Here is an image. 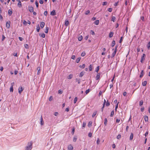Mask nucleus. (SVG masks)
Listing matches in <instances>:
<instances>
[{
  "mask_svg": "<svg viewBox=\"0 0 150 150\" xmlns=\"http://www.w3.org/2000/svg\"><path fill=\"white\" fill-rule=\"evenodd\" d=\"M33 143L30 142L28 143L27 146L25 147V150H31L32 148Z\"/></svg>",
  "mask_w": 150,
  "mask_h": 150,
  "instance_id": "obj_1",
  "label": "nucleus"
},
{
  "mask_svg": "<svg viewBox=\"0 0 150 150\" xmlns=\"http://www.w3.org/2000/svg\"><path fill=\"white\" fill-rule=\"evenodd\" d=\"M117 46H116L115 47L114 51L112 53V55L111 56V58H113L115 55L116 52L117 51Z\"/></svg>",
  "mask_w": 150,
  "mask_h": 150,
  "instance_id": "obj_2",
  "label": "nucleus"
},
{
  "mask_svg": "<svg viewBox=\"0 0 150 150\" xmlns=\"http://www.w3.org/2000/svg\"><path fill=\"white\" fill-rule=\"evenodd\" d=\"M24 88H23L21 86L19 87L18 89V92L19 93L21 94V93L23 90Z\"/></svg>",
  "mask_w": 150,
  "mask_h": 150,
  "instance_id": "obj_3",
  "label": "nucleus"
},
{
  "mask_svg": "<svg viewBox=\"0 0 150 150\" xmlns=\"http://www.w3.org/2000/svg\"><path fill=\"white\" fill-rule=\"evenodd\" d=\"M146 55L144 54H143L142 56L141 57V62L142 63L143 61L145 59V57Z\"/></svg>",
  "mask_w": 150,
  "mask_h": 150,
  "instance_id": "obj_4",
  "label": "nucleus"
},
{
  "mask_svg": "<svg viewBox=\"0 0 150 150\" xmlns=\"http://www.w3.org/2000/svg\"><path fill=\"white\" fill-rule=\"evenodd\" d=\"M10 22L9 21H7L6 23V26L8 28H9L10 27Z\"/></svg>",
  "mask_w": 150,
  "mask_h": 150,
  "instance_id": "obj_5",
  "label": "nucleus"
},
{
  "mask_svg": "<svg viewBox=\"0 0 150 150\" xmlns=\"http://www.w3.org/2000/svg\"><path fill=\"white\" fill-rule=\"evenodd\" d=\"M100 74L99 73H98L96 77V80H99L100 78Z\"/></svg>",
  "mask_w": 150,
  "mask_h": 150,
  "instance_id": "obj_6",
  "label": "nucleus"
},
{
  "mask_svg": "<svg viewBox=\"0 0 150 150\" xmlns=\"http://www.w3.org/2000/svg\"><path fill=\"white\" fill-rule=\"evenodd\" d=\"M28 10L30 12H33V8L32 6H29L28 7Z\"/></svg>",
  "mask_w": 150,
  "mask_h": 150,
  "instance_id": "obj_7",
  "label": "nucleus"
},
{
  "mask_svg": "<svg viewBox=\"0 0 150 150\" xmlns=\"http://www.w3.org/2000/svg\"><path fill=\"white\" fill-rule=\"evenodd\" d=\"M37 75H39L40 73V68L39 67H38L37 68Z\"/></svg>",
  "mask_w": 150,
  "mask_h": 150,
  "instance_id": "obj_8",
  "label": "nucleus"
},
{
  "mask_svg": "<svg viewBox=\"0 0 150 150\" xmlns=\"http://www.w3.org/2000/svg\"><path fill=\"white\" fill-rule=\"evenodd\" d=\"M40 124L41 125H43L44 124V121L43 120V119L42 117V116H41V117L40 118Z\"/></svg>",
  "mask_w": 150,
  "mask_h": 150,
  "instance_id": "obj_9",
  "label": "nucleus"
},
{
  "mask_svg": "<svg viewBox=\"0 0 150 150\" xmlns=\"http://www.w3.org/2000/svg\"><path fill=\"white\" fill-rule=\"evenodd\" d=\"M73 147L71 144H70L68 146V149L69 150H72L73 149Z\"/></svg>",
  "mask_w": 150,
  "mask_h": 150,
  "instance_id": "obj_10",
  "label": "nucleus"
},
{
  "mask_svg": "<svg viewBox=\"0 0 150 150\" xmlns=\"http://www.w3.org/2000/svg\"><path fill=\"white\" fill-rule=\"evenodd\" d=\"M18 3L17 4V6L19 8H20L22 6L21 2V1H18Z\"/></svg>",
  "mask_w": 150,
  "mask_h": 150,
  "instance_id": "obj_11",
  "label": "nucleus"
},
{
  "mask_svg": "<svg viewBox=\"0 0 150 150\" xmlns=\"http://www.w3.org/2000/svg\"><path fill=\"white\" fill-rule=\"evenodd\" d=\"M45 25V23L44 22H41L40 23V27L42 28H43L44 27V26Z\"/></svg>",
  "mask_w": 150,
  "mask_h": 150,
  "instance_id": "obj_12",
  "label": "nucleus"
},
{
  "mask_svg": "<svg viewBox=\"0 0 150 150\" xmlns=\"http://www.w3.org/2000/svg\"><path fill=\"white\" fill-rule=\"evenodd\" d=\"M50 14L53 16L55 15H56L55 11V10H53L51 12Z\"/></svg>",
  "mask_w": 150,
  "mask_h": 150,
  "instance_id": "obj_13",
  "label": "nucleus"
},
{
  "mask_svg": "<svg viewBox=\"0 0 150 150\" xmlns=\"http://www.w3.org/2000/svg\"><path fill=\"white\" fill-rule=\"evenodd\" d=\"M65 25L66 26H67L69 24V21L68 20H66L65 21Z\"/></svg>",
  "mask_w": 150,
  "mask_h": 150,
  "instance_id": "obj_14",
  "label": "nucleus"
},
{
  "mask_svg": "<svg viewBox=\"0 0 150 150\" xmlns=\"http://www.w3.org/2000/svg\"><path fill=\"white\" fill-rule=\"evenodd\" d=\"M144 119L146 122H148V116L146 115L144 116Z\"/></svg>",
  "mask_w": 150,
  "mask_h": 150,
  "instance_id": "obj_15",
  "label": "nucleus"
},
{
  "mask_svg": "<svg viewBox=\"0 0 150 150\" xmlns=\"http://www.w3.org/2000/svg\"><path fill=\"white\" fill-rule=\"evenodd\" d=\"M73 75L72 74H69L67 77V78L68 79H70L73 77Z\"/></svg>",
  "mask_w": 150,
  "mask_h": 150,
  "instance_id": "obj_16",
  "label": "nucleus"
},
{
  "mask_svg": "<svg viewBox=\"0 0 150 150\" xmlns=\"http://www.w3.org/2000/svg\"><path fill=\"white\" fill-rule=\"evenodd\" d=\"M99 20H96L94 22V24L96 25H98L99 24Z\"/></svg>",
  "mask_w": 150,
  "mask_h": 150,
  "instance_id": "obj_17",
  "label": "nucleus"
},
{
  "mask_svg": "<svg viewBox=\"0 0 150 150\" xmlns=\"http://www.w3.org/2000/svg\"><path fill=\"white\" fill-rule=\"evenodd\" d=\"M133 134L132 133H131V134L130 137V138H129L130 140H132V139H133Z\"/></svg>",
  "mask_w": 150,
  "mask_h": 150,
  "instance_id": "obj_18",
  "label": "nucleus"
},
{
  "mask_svg": "<svg viewBox=\"0 0 150 150\" xmlns=\"http://www.w3.org/2000/svg\"><path fill=\"white\" fill-rule=\"evenodd\" d=\"M36 29L37 32H38L39 31L40 28L39 25H37Z\"/></svg>",
  "mask_w": 150,
  "mask_h": 150,
  "instance_id": "obj_19",
  "label": "nucleus"
},
{
  "mask_svg": "<svg viewBox=\"0 0 150 150\" xmlns=\"http://www.w3.org/2000/svg\"><path fill=\"white\" fill-rule=\"evenodd\" d=\"M144 71L143 70H142L141 71V74L140 75V78L142 77L143 75H144Z\"/></svg>",
  "mask_w": 150,
  "mask_h": 150,
  "instance_id": "obj_20",
  "label": "nucleus"
},
{
  "mask_svg": "<svg viewBox=\"0 0 150 150\" xmlns=\"http://www.w3.org/2000/svg\"><path fill=\"white\" fill-rule=\"evenodd\" d=\"M84 74V72H83V71L81 72L79 74V76L80 77H81Z\"/></svg>",
  "mask_w": 150,
  "mask_h": 150,
  "instance_id": "obj_21",
  "label": "nucleus"
},
{
  "mask_svg": "<svg viewBox=\"0 0 150 150\" xmlns=\"http://www.w3.org/2000/svg\"><path fill=\"white\" fill-rule=\"evenodd\" d=\"M147 83V82L146 81H144L142 82V84L143 86H146Z\"/></svg>",
  "mask_w": 150,
  "mask_h": 150,
  "instance_id": "obj_22",
  "label": "nucleus"
},
{
  "mask_svg": "<svg viewBox=\"0 0 150 150\" xmlns=\"http://www.w3.org/2000/svg\"><path fill=\"white\" fill-rule=\"evenodd\" d=\"M113 34V32H111L110 33L109 35V37L110 38H111L112 37Z\"/></svg>",
  "mask_w": 150,
  "mask_h": 150,
  "instance_id": "obj_23",
  "label": "nucleus"
},
{
  "mask_svg": "<svg viewBox=\"0 0 150 150\" xmlns=\"http://www.w3.org/2000/svg\"><path fill=\"white\" fill-rule=\"evenodd\" d=\"M49 28L47 27H46V29L45 30V32L46 33H47L48 32Z\"/></svg>",
  "mask_w": 150,
  "mask_h": 150,
  "instance_id": "obj_24",
  "label": "nucleus"
},
{
  "mask_svg": "<svg viewBox=\"0 0 150 150\" xmlns=\"http://www.w3.org/2000/svg\"><path fill=\"white\" fill-rule=\"evenodd\" d=\"M81 59V58L80 57H78V58H77L76 60V62L77 63H78L79 62V61Z\"/></svg>",
  "mask_w": 150,
  "mask_h": 150,
  "instance_id": "obj_25",
  "label": "nucleus"
},
{
  "mask_svg": "<svg viewBox=\"0 0 150 150\" xmlns=\"http://www.w3.org/2000/svg\"><path fill=\"white\" fill-rule=\"evenodd\" d=\"M77 139V137L76 136H74V137L73 138V141L74 142H76Z\"/></svg>",
  "mask_w": 150,
  "mask_h": 150,
  "instance_id": "obj_26",
  "label": "nucleus"
},
{
  "mask_svg": "<svg viewBox=\"0 0 150 150\" xmlns=\"http://www.w3.org/2000/svg\"><path fill=\"white\" fill-rule=\"evenodd\" d=\"M83 39V37L82 35L79 36L78 37V40L79 41H81Z\"/></svg>",
  "mask_w": 150,
  "mask_h": 150,
  "instance_id": "obj_27",
  "label": "nucleus"
},
{
  "mask_svg": "<svg viewBox=\"0 0 150 150\" xmlns=\"http://www.w3.org/2000/svg\"><path fill=\"white\" fill-rule=\"evenodd\" d=\"M99 69V66H98L96 68V69L95 71L97 73H98V71Z\"/></svg>",
  "mask_w": 150,
  "mask_h": 150,
  "instance_id": "obj_28",
  "label": "nucleus"
},
{
  "mask_svg": "<svg viewBox=\"0 0 150 150\" xmlns=\"http://www.w3.org/2000/svg\"><path fill=\"white\" fill-rule=\"evenodd\" d=\"M115 44V40H113L112 42V47H113Z\"/></svg>",
  "mask_w": 150,
  "mask_h": 150,
  "instance_id": "obj_29",
  "label": "nucleus"
},
{
  "mask_svg": "<svg viewBox=\"0 0 150 150\" xmlns=\"http://www.w3.org/2000/svg\"><path fill=\"white\" fill-rule=\"evenodd\" d=\"M116 18L115 16H112V18L111 20L113 22H114L115 21Z\"/></svg>",
  "mask_w": 150,
  "mask_h": 150,
  "instance_id": "obj_30",
  "label": "nucleus"
},
{
  "mask_svg": "<svg viewBox=\"0 0 150 150\" xmlns=\"http://www.w3.org/2000/svg\"><path fill=\"white\" fill-rule=\"evenodd\" d=\"M23 24L25 25H27V22L25 20H23Z\"/></svg>",
  "mask_w": 150,
  "mask_h": 150,
  "instance_id": "obj_31",
  "label": "nucleus"
},
{
  "mask_svg": "<svg viewBox=\"0 0 150 150\" xmlns=\"http://www.w3.org/2000/svg\"><path fill=\"white\" fill-rule=\"evenodd\" d=\"M107 118H105L104 120V125L105 126H106L107 124Z\"/></svg>",
  "mask_w": 150,
  "mask_h": 150,
  "instance_id": "obj_32",
  "label": "nucleus"
},
{
  "mask_svg": "<svg viewBox=\"0 0 150 150\" xmlns=\"http://www.w3.org/2000/svg\"><path fill=\"white\" fill-rule=\"evenodd\" d=\"M40 36L43 38H44L45 37V34L43 33L42 34H40Z\"/></svg>",
  "mask_w": 150,
  "mask_h": 150,
  "instance_id": "obj_33",
  "label": "nucleus"
},
{
  "mask_svg": "<svg viewBox=\"0 0 150 150\" xmlns=\"http://www.w3.org/2000/svg\"><path fill=\"white\" fill-rule=\"evenodd\" d=\"M97 113V111H95V112H94L92 115V117H94L96 115V114Z\"/></svg>",
  "mask_w": 150,
  "mask_h": 150,
  "instance_id": "obj_34",
  "label": "nucleus"
},
{
  "mask_svg": "<svg viewBox=\"0 0 150 150\" xmlns=\"http://www.w3.org/2000/svg\"><path fill=\"white\" fill-rule=\"evenodd\" d=\"M85 64H83L82 65H80L79 66V67L80 68H82L83 69L85 68Z\"/></svg>",
  "mask_w": 150,
  "mask_h": 150,
  "instance_id": "obj_35",
  "label": "nucleus"
},
{
  "mask_svg": "<svg viewBox=\"0 0 150 150\" xmlns=\"http://www.w3.org/2000/svg\"><path fill=\"white\" fill-rule=\"evenodd\" d=\"M92 122H89L88 123V126L89 127H90L92 125Z\"/></svg>",
  "mask_w": 150,
  "mask_h": 150,
  "instance_id": "obj_36",
  "label": "nucleus"
},
{
  "mask_svg": "<svg viewBox=\"0 0 150 150\" xmlns=\"http://www.w3.org/2000/svg\"><path fill=\"white\" fill-rule=\"evenodd\" d=\"M143 100H141L139 102V105L140 106H142L143 105Z\"/></svg>",
  "mask_w": 150,
  "mask_h": 150,
  "instance_id": "obj_37",
  "label": "nucleus"
},
{
  "mask_svg": "<svg viewBox=\"0 0 150 150\" xmlns=\"http://www.w3.org/2000/svg\"><path fill=\"white\" fill-rule=\"evenodd\" d=\"M100 141L99 138H98L97 139V141H96V143H97V144H98V145L100 143Z\"/></svg>",
  "mask_w": 150,
  "mask_h": 150,
  "instance_id": "obj_38",
  "label": "nucleus"
},
{
  "mask_svg": "<svg viewBox=\"0 0 150 150\" xmlns=\"http://www.w3.org/2000/svg\"><path fill=\"white\" fill-rule=\"evenodd\" d=\"M76 81L79 84L80 83L81 81H80V79H76Z\"/></svg>",
  "mask_w": 150,
  "mask_h": 150,
  "instance_id": "obj_39",
  "label": "nucleus"
},
{
  "mask_svg": "<svg viewBox=\"0 0 150 150\" xmlns=\"http://www.w3.org/2000/svg\"><path fill=\"white\" fill-rule=\"evenodd\" d=\"M92 66L91 64L90 65L89 67V69L90 71H91L92 70Z\"/></svg>",
  "mask_w": 150,
  "mask_h": 150,
  "instance_id": "obj_40",
  "label": "nucleus"
},
{
  "mask_svg": "<svg viewBox=\"0 0 150 150\" xmlns=\"http://www.w3.org/2000/svg\"><path fill=\"white\" fill-rule=\"evenodd\" d=\"M147 48L148 49H149L150 48V42H149L148 43L147 45Z\"/></svg>",
  "mask_w": 150,
  "mask_h": 150,
  "instance_id": "obj_41",
  "label": "nucleus"
},
{
  "mask_svg": "<svg viewBox=\"0 0 150 150\" xmlns=\"http://www.w3.org/2000/svg\"><path fill=\"white\" fill-rule=\"evenodd\" d=\"M114 114V110H113V111H112V112L111 113L110 115V117H112L113 116Z\"/></svg>",
  "mask_w": 150,
  "mask_h": 150,
  "instance_id": "obj_42",
  "label": "nucleus"
},
{
  "mask_svg": "<svg viewBox=\"0 0 150 150\" xmlns=\"http://www.w3.org/2000/svg\"><path fill=\"white\" fill-rule=\"evenodd\" d=\"M90 33L91 34L94 35H95L94 31L93 30H91L90 31Z\"/></svg>",
  "mask_w": 150,
  "mask_h": 150,
  "instance_id": "obj_43",
  "label": "nucleus"
},
{
  "mask_svg": "<svg viewBox=\"0 0 150 150\" xmlns=\"http://www.w3.org/2000/svg\"><path fill=\"white\" fill-rule=\"evenodd\" d=\"M10 91L11 92H13V87L11 86Z\"/></svg>",
  "mask_w": 150,
  "mask_h": 150,
  "instance_id": "obj_44",
  "label": "nucleus"
},
{
  "mask_svg": "<svg viewBox=\"0 0 150 150\" xmlns=\"http://www.w3.org/2000/svg\"><path fill=\"white\" fill-rule=\"evenodd\" d=\"M86 125V123L85 122H83L82 125V128H84Z\"/></svg>",
  "mask_w": 150,
  "mask_h": 150,
  "instance_id": "obj_45",
  "label": "nucleus"
},
{
  "mask_svg": "<svg viewBox=\"0 0 150 150\" xmlns=\"http://www.w3.org/2000/svg\"><path fill=\"white\" fill-rule=\"evenodd\" d=\"M90 89H89L86 90L85 92L86 94H87L88 93H89V92H90Z\"/></svg>",
  "mask_w": 150,
  "mask_h": 150,
  "instance_id": "obj_46",
  "label": "nucleus"
},
{
  "mask_svg": "<svg viewBox=\"0 0 150 150\" xmlns=\"http://www.w3.org/2000/svg\"><path fill=\"white\" fill-rule=\"evenodd\" d=\"M78 98L77 97H75L74 100V103H75L77 101Z\"/></svg>",
  "mask_w": 150,
  "mask_h": 150,
  "instance_id": "obj_47",
  "label": "nucleus"
},
{
  "mask_svg": "<svg viewBox=\"0 0 150 150\" xmlns=\"http://www.w3.org/2000/svg\"><path fill=\"white\" fill-rule=\"evenodd\" d=\"M8 13L10 15H11L12 13V11H11L10 10H9L8 11Z\"/></svg>",
  "mask_w": 150,
  "mask_h": 150,
  "instance_id": "obj_48",
  "label": "nucleus"
},
{
  "mask_svg": "<svg viewBox=\"0 0 150 150\" xmlns=\"http://www.w3.org/2000/svg\"><path fill=\"white\" fill-rule=\"evenodd\" d=\"M85 52H83L81 53V56L84 57L85 56Z\"/></svg>",
  "mask_w": 150,
  "mask_h": 150,
  "instance_id": "obj_49",
  "label": "nucleus"
},
{
  "mask_svg": "<svg viewBox=\"0 0 150 150\" xmlns=\"http://www.w3.org/2000/svg\"><path fill=\"white\" fill-rule=\"evenodd\" d=\"M121 135L120 134H118L117 136V139H120L121 138Z\"/></svg>",
  "mask_w": 150,
  "mask_h": 150,
  "instance_id": "obj_50",
  "label": "nucleus"
},
{
  "mask_svg": "<svg viewBox=\"0 0 150 150\" xmlns=\"http://www.w3.org/2000/svg\"><path fill=\"white\" fill-rule=\"evenodd\" d=\"M75 131V128L74 127H73L72 128V130L71 132V133L72 134H74V132Z\"/></svg>",
  "mask_w": 150,
  "mask_h": 150,
  "instance_id": "obj_51",
  "label": "nucleus"
},
{
  "mask_svg": "<svg viewBox=\"0 0 150 150\" xmlns=\"http://www.w3.org/2000/svg\"><path fill=\"white\" fill-rule=\"evenodd\" d=\"M35 4L37 7L38 8V3L37 1H36Z\"/></svg>",
  "mask_w": 150,
  "mask_h": 150,
  "instance_id": "obj_52",
  "label": "nucleus"
},
{
  "mask_svg": "<svg viewBox=\"0 0 150 150\" xmlns=\"http://www.w3.org/2000/svg\"><path fill=\"white\" fill-rule=\"evenodd\" d=\"M24 47L26 49H28V45L27 44H25L24 45Z\"/></svg>",
  "mask_w": 150,
  "mask_h": 150,
  "instance_id": "obj_53",
  "label": "nucleus"
},
{
  "mask_svg": "<svg viewBox=\"0 0 150 150\" xmlns=\"http://www.w3.org/2000/svg\"><path fill=\"white\" fill-rule=\"evenodd\" d=\"M90 12V11L89 10H87L86 11L85 13V14L86 15H87Z\"/></svg>",
  "mask_w": 150,
  "mask_h": 150,
  "instance_id": "obj_54",
  "label": "nucleus"
},
{
  "mask_svg": "<svg viewBox=\"0 0 150 150\" xmlns=\"http://www.w3.org/2000/svg\"><path fill=\"white\" fill-rule=\"evenodd\" d=\"M119 103V102H118V103L116 104V105L115 108V111L117 110V109L118 108V104Z\"/></svg>",
  "mask_w": 150,
  "mask_h": 150,
  "instance_id": "obj_55",
  "label": "nucleus"
},
{
  "mask_svg": "<svg viewBox=\"0 0 150 150\" xmlns=\"http://www.w3.org/2000/svg\"><path fill=\"white\" fill-rule=\"evenodd\" d=\"M112 8H108V10L109 12H111L112 11Z\"/></svg>",
  "mask_w": 150,
  "mask_h": 150,
  "instance_id": "obj_56",
  "label": "nucleus"
},
{
  "mask_svg": "<svg viewBox=\"0 0 150 150\" xmlns=\"http://www.w3.org/2000/svg\"><path fill=\"white\" fill-rule=\"evenodd\" d=\"M107 2H106V1H105V2H104L103 3V6H105V5H106L107 4Z\"/></svg>",
  "mask_w": 150,
  "mask_h": 150,
  "instance_id": "obj_57",
  "label": "nucleus"
},
{
  "mask_svg": "<svg viewBox=\"0 0 150 150\" xmlns=\"http://www.w3.org/2000/svg\"><path fill=\"white\" fill-rule=\"evenodd\" d=\"M110 105V104L109 103L108 101H107V102L106 103V105L107 106H109Z\"/></svg>",
  "mask_w": 150,
  "mask_h": 150,
  "instance_id": "obj_58",
  "label": "nucleus"
},
{
  "mask_svg": "<svg viewBox=\"0 0 150 150\" xmlns=\"http://www.w3.org/2000/svg\"><path fill=\"white\" fill-rule=\"evenodd\" d=\"M44 15L46 16H47V11H45L44 13Z\"/></svg>",
  "mask_w": 150,
  "mask_h": 150,
  "instance_id": "obj_59",
  "label": "nucleus"
},
{
  "mask_svg": "<svg viewBox=\"0 0 150 150\" xmlns=\"http://www.w3.org/2000/svg\"><path fill=\"white\" fill-rule=\"evenodd\" d=\"M59 114V113L58 112H55L54 113V115L55 116H57Z\"/></svg>",
  "mask_w": 150,
  "mask_h": 150,
  "instance_id": "obj_60",
  "label": "nucleus"
},
{
  "mask_svg": "<svg viewBox=\"0 0 150 150\" xmlns=\"http://www.w3.org/2000/svg\"><path fill=\"white\" fill-rule=\"evenodd\" d=\"M76 58V57L75 55H73L71 56V58L73 59H75Z\"/></svg>",
  "mask_w": 150,
  "mask_h": 150,
  "instance_id": "obj_61",
  "label": "nucleus"
},
{
  "mask_svg": "<svg viewBox=\"0 0 150 150\" xmlns=\"http://www.w3.org/2000/svg\"><path fill=\"white\" fill-rule=\"evenodd\" d=\"M118 1L117 2L115 3L114 4V5L115 6H117L118 5Z\"/></svg>",
  "mask_w": 150,
  "mask_h": 150,
  "instance_id": "obj_62",
  "label": "nucleus"
},
{
  "mask_svg": "<svg viewBox=\"0 0 150 150\" xmlns=\"http://www.w3.org/2000/svg\"><path fill=\"white\" fill-rule=\"evenodd\" d=\"M88 136L90 137H92V133H91V132H90L88 134Z\"/></svg>",
  "mask_w": 150,
  "mask_h": 150,
  "instance_id": "obj_63",
  "label": "nucleus"
},
{
  "mask_svg": "<svg viewBox=\"0 0 150 150\" xmlns=\"http://www.w3.org/2000/svg\"><path fill=\"white\" fill-rule=\"evenodd\" d=\"M62 93V91L61 90H59L58 91V93H59L60 94H61Z\"/></svg>",
  "mask_w": 150,
  "mask_h": 150,
  "instance_id": "obj_64",
  "label": "nucleus"
}]
</instances>
